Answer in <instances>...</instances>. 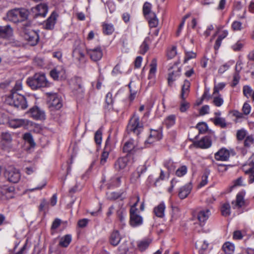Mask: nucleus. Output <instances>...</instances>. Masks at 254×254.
<instances>
[{
	"instance_id": "nucleus-1",
	"label": "nucleus",
	"mask_w": 254,
	"mask_h": 254,
	"mask_svg": "<svg viewBox=\"0 0 254 254\" xmlns=\"http://www.w3.org/2000/svg\"><path fill=\"white\" fill-rule=\"evenodd\" d=\"M27 84L32 89H37L42 87H47L50 86V83L47 80L45 74L37 73L27 80Z\"/></svg>"
},
{
	"instance_id": "nucleus-32",
	"label": "nucleus",
	"mask_w": 254,
	"mask_h": 254,
	"mask_svg": "<svg viewBox=\"0 0 254 254\" xmlns=\"http://www.w3.org/2000/svg\"><path fill=\"white\" fill-rule=\"evenodd\" d=\"M180 70L178 69L176 71L170 72L168 77V82L169 86H171L173 82L176 80V77L180 76Z\"/></svg>"
},
{
	"instance_id": "nucleus-55",
	"label": "nucleus",
	"mask_w": 254,
	"mask_h": 254,
	"mask_svg": "<svg viewBox=\"0 0 254 254\" xmlns=\"http://www.w3.org/2000/svg\"><path fill=\"white\" fill-rule=\"evenodd\" d=\"M223 100L220 96L214 97L213 100V104L217 107L221 106L223 103Z\"/></svg>"
},
{
	"instance_id": "nucleus-38",
	"label": "nucleus",
	"mask_w": 254,
	"mask_h": 254,
	"mask_svg": "<svg viewBox=\"0 0 254 254\" xmlns=\"http://www.w3.org/2000/svg\"><path fill=\"white\" fill-rule=\"evenodd\" d=\"M72 56L78 61H80L81 58L84 57V54L81 48L78 47L73 50L72 52Z\"/></svg>"
},
{
	"instance_id": "nucleus-44",
	"label": "nucleus",
	"mask_w": 254,
	"mask_h": 254,
	"mask_svg": "<svg viewBox=\"0 0 254 254\" xmlns=\"http://www.w3.org/2000/svg\"><path fill=\"white\" fill-rule=\"evenodd\" d=\"M23 138L24 140L27 142L31 147H34L35 146V143L34 141L32 135L30 133H25L24 134Z\"/></svg>"
},
{
	"instance_id": "nucleus-61",
	"label": "nucleus",
	"mask_w": 254,
	"mask_h": 254,
	"mask_svg": "<svg viewBox=\"0 0 254 254\" xmlns=\"http://www.w3.org/2000/svg\"><path fill=\"white\" fill-rule=\"evenodd\" d=\"M48 202L45 199H43L39 205V209L40 211H44L45 209H48Z\"/></svg>"
},
{
	"instance_id": "nucleus-62",
	"label": "nucleus",
	"mask_w": 254,
	"mask_h": 254,
	"mask_svg": "<svg viewBox=\"0 0 254 254\" xmlns=\"http://www.w3.org/2000/svg\"><path fill=\"white\" fill-rule=\"evenodd\" d=\"M240 76L239 73L235 72L233 75V81L232 83V86H235L239 82Z\"/></svg>"
},
{
	"instance_id": "nucleus-21",
	"label": "nucleus",
	"mask_w": 254,
	"mask_h": 254,
	"mask_svg": "<svg viewBox=\"0 0 254 254\" xmlns=\"http://www.w3.org/2000/svg\"><path fill=\"white\" fill-rule=\"evenodd\" d=\"M12 34V29L9 25L4 26H0V37L7 38L11 36Z\"/></svg>"
},
{
	"instance_id": "nucleus-40",
	"label": "nucleus",
	"mask_w": 254,
	"mask_h": 254,
	"mask_svg": "<svg viewBox=\"0 0 254 254\" xmlns=\"http://www.w3.org/2000/svg\"><path fill=\"white\" fill-rule=\"evenodd\" d=\"M18 17L19 22L27 19L28 15V11L24 8H18Z\"/></svg>"
},
{
	"instance_id": "nucleus-9",
	"label": "nucleus",
	"mask_w": 254,
	"mask_h": 254,
	"mask_svg": "<svg viewBox=\"0 0 254 254\" xmlns=\"http://www.w3.org/2000/svg\"><path fill=\"white\" fill-rule=\"evenodd\" d=\"M30 116L35 120H44L45 119V114L43 111H42L38 107L35 106L31 108L28 112Z\"/></svg>"
},
{
	"instance_id": "nucleus-26",
	"label": "nucleus",
	"mask_w": 254,
	"mask_h": 254,
	"mask_svg": "<svg viewBox=\"0 0 254 254\" xmlns=\"http://www.w3.org/2000/svg\"><path fill=\"white\" fill-rule=\"evenodd\" d=\"M123 150L124 152L127 153H133L135 151V145L134 144L133 140L130 139L126 142L124 144Z\"/></svg>"
},
{
	"instance_id": "nucleus-33",
	"label": "nucleus",
	"mask_w": 254,
	"mask_h": 254,
	"mask_svg": "<svg viewBox=\"0 0 254 254\" xmlns=\"http://www.w3.org/2000/svg\"><path fill=\"white\" fill-rule=\"evenodd\" d=\"M151 242V240L149 239H145L139 242L137 244V247L140 251L143 252L149 246Z\"/></svg>"
},
{
	"instance_id": "nucleus-45",
	"label": "nucleus",
	"mask_w": 254,
	"mask_h": 254,
	"mask_svg": "<svg viewBox=\"0 0 254 254\" xmlns=\"http://www.w3.org/2000/svg\"><path fill=\"white\" fill-rule=\"evenodd\" d=\"M254 142V137L252 135L246 137L244 141V146L246 147H250Z\"/></svg>"
},
{
	"instance_id": "nucleus-7",
	"label": "nucleus",
	"mask_w": 254,
	"mask_h": 254,
	"mask_svg": "<svg viewBox=\"0 0 254 254\" xmlns=\"http://www.w3.org/2000/svg\"><path fill=\"white\" fill-rule=\"evenodd\" d=\"M137 210L134 207L130 209V224L133 227L140 225L143 222L142 217L137 213Z\"/></svg>"
},
{
	"instance_id": "nucleus-10",
	"label": "nucleus",
	"mask_w": 254,
	"mask_h": 254,
	"mask_svg": "<svg viewBox=\"0 0 254 254\" xmlns=\"http://www.w3.org/2000/svg\"><path fill=\"white\" fill-rule=\"evenodd\" d=\"M193 144L195 146L198 148L202 149L208 148L211 146L212 140L209 136H205L200 140L195 141Z\"/></svg>"
},
{
	"instance_id": "nucleus-6",
	"label": "nucleus",
	"mask_w": 254,
	"mask_h": 254,
	"mask_svg": "<svg viewBox=\"0 0 254 254\" xmlns=\"http://www.w3.org/2000/svg\"><path fill=\"white\" fill-rule=\"evenodd\" d=\"M127 129L129 132H133L138 135L143 129V124L140 123L138 117L133 116L130 119Z\"/></svg>"
},
{
	"instance_id": "nucleus-47",
	"label": "nucleus",
	"mask_w": 254,
	"mask_h": 254,
	"mask_svg": "<svg viewBox=\"0 0 254 254\" xmlns=\"http://www.w3.org/2000/svg\"><path fill=\"white\" fill-rule=\"evenodd\" d=\"M196 54L193 52H186L184 59V63H186L189 60L196 58Z\"/></svg>"
},
{
	"instance_id": "nucleus-46",
	"label": "nucleus",
	"mask_w": 254,
	"mask_h": 254,
	"mask_svg": "<svg viewBox=\"0 0 254 254\" xmlns=\"http://www.w3.org/2000/svg\"><path fill=\"white\" fill-rule=\"evenodd\" d=\"M187 172V167L186 166H182L176 170V175L178 177H182L185 175Z\"/></svg>"
},
{
	"instance_id": "nucleus-16",
	"label": "nucleus",
	"mask_w": 254,
	"mask_h": 254,
	"mask_svg": "<svg viewBox=\"0 0 254 254\" xmlns=\"http://www.w3.org/2000/svg\"><path fill=\"white\" fill-rule=\"evenodd\" d=\"M58 15L55 11L53 12L45 22V28L48 30L53 29L56 22Z\"/></svg>"
},
{
	"instance_id": "nucleus-41",
	"label": "nucleus",
	"mask_w": 254,
	"mask_h": 254,
	"mask_svg": "<svg viewBox=\"0 0 254 254\" xmlns=\"http://www.w3.org/2000/svg\"><path fill=\"white\" fill-rule=\"evenodd\" d=\"M151 4L148 2H145L143 6V12L144 16L146 17L151 15V13H152L151 11Z\"/></svg>"
},
{
	"instance_id": "nucleus-54",
	"label": "nucleus",
	"mask_w": 254,
	"mask_h": 254,
	"mask_svg": "<svg viewBox=\"0 0 254 254\" xmlns=\"http://www.w3.org/2000/svg\"><path fill=\"white\" fill-rule=\"evenodd\" d=\"M1 138L3 140L7 142H9L12 140V137L11 134L7 132H2L1 133Z\"/></svg>"
},
{
	"instance_id": "nucleus-34",
	"label": "nucleus",
	"mask_w": 254,
	"mask_h": 254,
	"mask_svg": "<svg viewBox=\"0 0 254 254\" xmlns=\"http://www.w3.org/2000/svg\"><path fill=\"white\" fill-rule=\"evenodd\" d=\"M103 33L106 35L111 34L114 31L113 25L104 23L102 25Z\"/></svg>"
},
{
	"instance_id": "nucleus-22",
	"label": "nucleus",
	"mask_w": 254,
	"mask_h": 254,
	"mask_svg": "<svg viewBox=\"0 0 254 254\" xmlns=\"http://www.w3.org/2000/svg\"><path fill=\"white\" fill-rule=\"evenodd\" d=\"M210 215V210L208 209L200 211L197 214V219L200 223L205 222Z\"/></svg>"
},
{
	"instance_id": "nucleus-35",
	"label": "nucleus",
	"mask_w": 254,
	"mask_h": 254,
	"mask_svg": "<svg viewBox=\"0 0 254 254\" xmlns=\"http://www.w3.org/2000/svg\"><path fill=\"white\" fill-rule=\"evenodd\" d=\"M234 245L230 242H226L223 246L222 249L227 254H231L234 251Z\"/></svg>"
},
{
	"instance_id": "nucleus-13",
	"label": "nucleus",
	"mask_w": 254,
	"mask_h": 254,
	"mask_svg": "<svg viewBox=\"0 0 254 254\" xmlns=\"http://www.w3.org/2000/svg\"><path fill=\"white\" fill-rule=\"evenodd\" d=\"M112 148L108 139L106 141L105 145L100 158V164L104 165L107 162L109 153L112 151Z\"/></svg>"
},
{
	"instance_id": "nucleus-4",
	"label": "nucleus",
	"mask_w": 254,
	"mask_h": 254,
	"mask_svg": "<svg viewBox=\"0 0 254 254\" xmlns=\"http://www.w3.org/2000/svg\"><path fill=\"white\" fill-rule=\"evenodd\" d=\"M190 81L188 80H185L182 87L181 97L182 99V101L180 108L182 112L186 111L190 107L189 103L187 102L185 100L188 96L190 92Z\"/></svg>"
},
{
	"instance_id": "nucleus-19",
	"label": "nucleus",
	"mask_w": 254,
	"mask_h": 254,
	"mask_svg": "<svg viewBox=\"0 0 254 254\" xmlns=\"http://www.w3.org/2000/svg\"><path fill=\"white\" fill-rule=\"evenodd\" d=\"M91 59L94 61H98L101 59L103 56L102 50L100 48H97L90 49L88 51Z\"/></svg>"
},
{
	"instance_id": "nucleus-60",
	"label": "nucleus",
	"mask_w": 254,
	"mask_h": 254,
	"mask_svg": "<svg viewBox=\"0 0 254 254\" xmlns=\"http://www.w3.org/2000/svg\"><path fill=\"white\" fill-rule=\"evenodd\" d=\"M209 110V107L208 105H204L202 106L199 110V114L201 116L208 114Z\"/></svg>"
},
{
	"instance_id": "nucleus-14",
	"label": "nucleus",
	"mask_w": 254,
	"mask_h": 254,
	"mask_svg": "<svg viewBox=\"0 0 254 254\" xmlns=\"http://www.w3.org/2000/svg\"><path fill=\"white\" fill-rule=\"evenodd\" d=\"M162 134L158 130L151 129L150 134L146 141V143L151 144L155 141H158L162 138Z\"/></svg>"
},
{
	"instance_id": "nucleus-30",
	"label": "nucleus",
	"mask_w": 254,
	"mask_h": 254,
	"mask_svg": "<svg viewBox=\"0 0 254 254\" xmlns=\"http://www.w3.org/2000/svg\"><path fill=\"white\" fill-rule=\"evenodd\" d=\"M71 241V236L70 235H66L61 238L59 246L62 247H67Z\"/></svg>"
},
{
	"instance_id": "nucleus-48",
	"label": "nucleus",
	"mask_w": 254,
	"mask_h": 254,
	"mask_svg": "<svg viewBox=\"0 0 254 254\" xmlns=\"http://www.w3.org/2000/svg\"><path fill=\"white\" fill-rule=\"evenodd\" d=\"M102 131L101 129H99L95 134L94 139L96 143L100 144L102 141Z\"/></svg>"
},
{
	"instance_id": "nucleus-28",
	"label": "nucleus",
	"mask_w": 254,
	"mask_h": 254,
	"mask_svg": "<svg viewBox=\"0 0 254 254\" xmlns=\"http://www.w3.org/2000/svg\"><path fill=\"white\" fill-rule=\"evenodd\" d=\"M165 209V204L163 202H162L158 206L154 207L153 212L157 217L162 218L164 216Z\"/></svg>"
},
{
	"instance_id": "nucleus-42",
	"label": "nucleus",
	"mask_w": 254,
	"mask_h": 254,
	"mask_svg": "<svg viewBox=\"0 0 254 254\" xmlns=\"http://www.w3.org/2000/svg\"><path fill=\"white\" fill-rule=\"evenodd\" d=\"M211 120L216 126H219L222 128H224L227 126L225 120L223 118L218 117L214 119H211Z\"/></svg>"
},
{
	"instance_id": "nucleus-12",
	"label": "nucleus",
	"mask_w": 254,
	"mask_h": 254,
	"mask_svg": "<svg viewBox=\"0 0 254 254\" xmlns=\"http://www.w3.org/2000/svg\"><path fill=\"white\" fill-rule=\"evenodd\" d=\"M50 75L54 80H58L59 78H64L65 70L63 66H57L50 71Z\"/></svg>"
},
{
	"instance_id": "nucleus-51",
	"label": "nucleus",
	"mask_w": 254,
	"mask_h": 254,
	"mask_svg": "<svg viewBox=\"0 0 254 254\" xmlns=\"http://www.w3.org/2000/svg\"><path fill=\"white\" fill-rule=\"evenodd\" d=\"M244 44V43L242 42V41H239L232 46V49L234 51H240L243 48Z\"/></svg>"
},
{
	"instance_id": "nucleus-63",
	"label": "nucleus",
	"mask_w": 254,
	"mask_h": 254,
	"mask_svg": "<svg viewBox=\"0 0 254 254\" xmlns=\"http://www.w3.org/2000/svg\"><path fill=\"white\" fill-rule=\"evenodd\" d=\"M242 64L243 63L242 61L239 60L238 61H237L235 66V72H238L239 73H240V72L243 68Z\"/></svg>"
},
{
	"instance_id": "nucleus-25",
	"label": "nucleus",
	"mask_w": 254,
	"mask_h": 254,
	"mask_svg": "<svg viewBox=\"0 0 254 254\" xmlns=\"http://www.w3.org/2000/svg\"><path fill=\"white\" fill-rule=\"evenodd\" d=\"M18 9H14L9 11L7 13V17L8 20L14 23L19 22Z\"/></svg>"
},
{
	"instance_id": "nucleus-50",
	"label": "nucleus",
	"mask_w": 254,
	"mask_h": 254,
	"mask_svg": "<svg viewBox=\"0 0 254 254\" xmlns=\"http://www.w3.org/2000/svg\"><path fill=\"white\" fill-rule=\"evenodd\" d=\"M196 127L200 133H203L205 132L208 128L207 125L205 123H198Z\"/></svg>"
},
{
	"instance_id": "nucleus-18",
	"label": "nucleus",
	"mask_w": 254,
	"mask_h": 254,
	"mask_svg": "<svg viewBox=\"0 0 254 254\" xmlns=\"http://www.w3.org/2000/svg\"><path fill=\"white\" fill-rule=\"evenodd\" d=\"M48 12V6L45 4H38L35 7V17H38L41 16L43 17H45Z\"/></svg>"
},
{
	"instance_id": "nucleus-5",
	"label": "nucleus",
	"mask_w": 254,
	"mask_h": 254,
	"mask_svg": "<svg viewBox=\"0 0 254 254\" xmlns=\"http://www.w3.org/2000/svg\"><path fill=\"white\" fill-rule=\"evenodd\" d=\"M4 175L8 182L14 184L18 183L21 178L19 170L11 166L5 169Z\"/></svg>"
},
{
	"instance_id": "nucleus-59",
	"label": "nucleus",
	"mask_w": 254,
	"mask_h": 254,
	"mask_svg": "<svg viewBox=\"0 0 254 254\" xmlns=\"http://www.w3.org/2000/svg\"><path fill=\"white\" fill-rule=\"evenodd\" d=\"M232 27L235 31L240 30L242 29V23L239 21H235L232 23Z\"/></svg>"
},
{
	"instance_id": "nucleus-31",
	"label": "nucleus",
	"mask_w": 254,
	"mask_h": 254,
	"mask_svg": "<svg viewBox=\"0 0 254 254\" xmlns=\"http://www.w3.org/2000/svg\"><path fill=\"white\" fill-rule=\"evenodd\" d=\"M148 19V23L151 27H156L158 24V20L154 13H151V15L146 17Z\"/></svg>"
},
{
	"instance_id": "nucleus-56",
	"label": "nucleus",
	"mask_w": 254,
	"mask_h": 254,
	"mask_svg": "<svg viewBox=\"0 0 254 254\" xmlns=\"http://www.w3.org/2000/svg\"><path fill=\"white\" fill-rule=\"evenodd\" d=\"M246 136V131L244 129L238 130L237 132V138L239 140H243Z\"/></svg>"
},
{
	"instance_id": "nucleus-2",
	"label": "nucleus",
	"mask_w": 254,
	"mask_h": 254,
	"mask_svg": "<svg viewBox=\"0 0 254 254\" xmlns=\"http://www.w3.org/2000/svg\"><path fill=\"white\" fill-rule=\"evenodd\" d=\"M6 102L11 106L21 109H25L28 107L25 97L19 93L12 92L6 99Z\"/></svg>"
},
{
	"instance_id": "nucleus-64",
	"label": "nucleus",
	"mask_w": 254,
	"mask_h": 254,
	"mask_svg": "<svg viewBox=\"0 0 254 254\" xmlns=\"http://www.w3.org/2000/svg\"><path fill=\"white\" fill-rule=\"evenodd\" d=\"M88 221V219L85 218L81 219L78 221V225L79 227L83 228L87 225Z\"/></svg>"
},
{
	"instance_id": "nucleus-15",
	"label": "nucleus",
	"mask_w": 254,
	"mask_h": 254,
	"mask_svg": "<svg viewBox=\"0 0 254 254\" xmlns=\"http://www.w3.org/2000/svg\"><path fill=\"white\" fill-rule=\"evenodd\" d=\"M128 159L127 157H120L114 163V168L117 171L124 170L127 166Z\"/></svg>"
},
{
	"instance_id": "nucleus-3",
	"label": "nucleus",
	"mask_w": 254,
	"mask_h": 254,
	"mask_svg": "<svg viewBox=\"0 0 254 254\" xmlns=\"http://www.w3.org/2000/svg\"><path fill=\"white\" fill-rule=\"evenodd\" d=\"M24 38L31 46L36 45L39 39L38 33L31 29L29 24H24Z\"/></svg>"
},
{
	"instance_id": "nucleus-53",
	"label": "nucleus",
	"mask_w": 254,
	"mask_h": 254,
	"mask_svg": "<svg viewBox=\"0 0 254 254\" xmlns=\"http://www.w3.org/2000/svg\"><path fill=\"white\" fill-rule=\"evenodd\" d=\"M165 123L168 126H171L174 125L175 123V116L171 115L168 116L165 120Z\"/></svg>"
},
{
	"instance_id": "nucleus-57",
	"label": "nucleus",
	"mask_w": 254,
	"mask_h": 254,
	"mask_svg": "<svg viewBox=\"0 0 254 254\" xmlns=\"http://www.w3.org/2000/svg\"><path fill=\"white\" fill-rule=\"evenodd\" d=\"M252 92V90L249 86L245 85L243 87L244 95L247 98L251 96Z\"/></svg>"
},
{
	"instance_id": "nucleus-43",
	"label": "nucleus",
	"mask_w": 254,
	"mask_h": 254,
	"mask_svg": "<svg viewBox=\"0 0 254 254\" xmlns=\"http://www.w3.org/2000/svg\"><path fill=\"white\" fill-rule=\"evenodd\" d=\"M221 214L224 216H228L230 214V205L228 203H224L221 208Z\"/></svg>"
},
{
	"instance_id": "nucleus-11",
	"label": "nucleus",
	"mask_w": 254,
	"mask_h": 254,
	"mask_svg": "<svg viewBox=\"0 0 254 254\" xmlns=\"http://www.w3.org/2000/svg\"><path fill=\"white\" fill-rule=\"evenodd\" d=\"M8 124L11 127L18 128L21 127H26L31 124V122L27 120L13 119L10 120Z\"/></svg>"
},
{
	"instance_id": "nucleus-24",
	"label": "nucleus",
	"mask_w": 254,
	"mask_h": 254,
	"mask_svg": "<svg viewBox=\"0 0 254 254\" xmlns=\"http://www.w3.org/2000/svg\"><path fill=\"white\" fill-rule=\"evenodd\" d=\"M72 90L73 92L75 94L83 93L84 89L83 88L82 83L80 78H77L75 79V81L74 84V87H73Z\"/></svg>"
},
{
	"instance_id": "nucleus-49",
	"label": "nucleus",
	"mask_w": 254,
	"mask_h": 254,
	"mask_svg": "<svg viewBox=\"0 0 254 254\" xmlns=\"http://www.w3.org/2000/svg\"><path fill=\"white\" fill-rule=\"evenodd\" d=\"M22 82L20 80H18L16 82L14 87L11 90V93L12 92L18 93L19 91L22 90Z\"/></svg>"
},
{
	"instance_id": "nucleus-37",
	"label": "nucleus",
	"mask_w": 254,
	"mask_h": 254,
	"mask_svg": "<svg viewBox=\"0 0 254 254\" xmlns=\"http://www.w3.org/2000/svg\"><path fill=\"white\" fill-rule=\"evenodd\" d=\"M242 7V6L241 2H237L234 4L235 10L237 11V14L240 18H245V15L246 12V10L245 9H243V13L242 14L239 12V11L241 9Z\"/></svg>"
},
{
	"instance_id": "nucleus-36",
	"label": "nucleus",
	"mask_w": 254,
	"mask_h": 254,
	"mask_svg": "<svg viewBox=\"0 0 254 254\" xmlns=\"http://www.w3.org/2000/svg\"><path fill=\"white\" fill-rule=\"evenodd\" d=\"M150 69L149 70V77L152 78L156 71L157 68V60L153 59L150 64Z\"/></svg>"
},
{
	"instance_id": "nucleus-23",
	"label": "nucleus",
	"mask_w": 254,
	"mask_h": 254,
	"mask_svg": "<svg viewBox=\"0 0 254 254\" xmlns=\"http://www.w3.org/2000/svg\"><path fill=\"white\" fill-rule=\"evenodd\" d=\"M191 186L190 185H187L180 189L179 196L181 199H184L188 196L190 192Z\"/></svg>"
},
{
	"instance_id": "nucleus-29",
	"label": "nucleus",
	"mask_w": 254,
	"mask_h": 254,
	"mask_svg": "<svg viewBox=\"0 0 254 254\" xmlns=\"http://www.w3.org/2000/svg\"><path fill=\"white\" fill-rule=\"evenodd\" d=\"M232 203L233 205V207L234 208L236 207L240 208L243 206L245 203L243 195L239 193L237 195L236 200L233 201Z\"/></svg>"
},
{
	"instance_id": "nucleus-20",
	"label": "nucleus",
	"mask_w": 254,
	"mask_h": 254,
	"mask_svg": "<svg viewBox=\"0 0 254 254\" xmlns=\"http://www.w3.org/2000/svg\"><path fill=\"white\" fill-rule=\"evenodd\" d=\"M14 188L12 186L3 185L1 187V193L3 195H5L7 198L13 197Z\"/></svg>"
},
{
	"instance_id": "nucleus-17",
	"label": "nucleus",
	"mask_w": 254,
	"mask_h": 254,
	"mask_svg": "<svg viewBox=\"0 0 254 254\" xmlns=\"http://www.w3.org/2000/svg\"><path fill=\"white\" fill-rule=\"evenodd\" d=\"M230 157L229 151L226 149H221L215 154V158L217 160L225 161Z\"/></svg>"
},
{
	"instance_id": "nucleus-52",
	"label": "nucleus",
	"mask_w": 254,
	"mask_h": 254,
	"mask_svg": "<svg viewBox=\"0 0 254 254\" xmlns=\"http://www.w3.org/2000/svg\"><path fill=\"white\" fill-rule=\"evenodd\" d=\"M246 174L249 175V183L252 184L254 182V168H251L245 171Z\"/></svg>"
},
{
	"instance_id": "nucleus-39",
	"label": "nucleus",
	"mask_w": 254,
	"mask_h": 254,
	"mask_svg": "<svg viewBox=\"0 0 254 254\" xmlns=\"http://www.w3.org/2000/svg\"><path fill=\"white\" fill-rule=\"evenodd\" d=\"M150 42L149 38L145 39L140 47L139 53L144 55L149 49L148 43Z\"/></svg>"
},
{
	"instance_id": "nucleus-27",
	"label": "nucleus",
	"mask_w": 254,
	"mask_h": 254,
	"mask_svg": "<svg viewBox=\"0 0 254 254\" xmlns=\"http://www.w3.org/2000/svg\"><path fill=\"white\" fill-rule=\"evenodd\" d=\"M121 239V238L119 234V231L116 230L113 231L111 234L110 239V242L111 245H112L114 246H116L119 244Z\"/></svg>"
},
{
	"instance_id": "nucleus-8",
	"label": "nucleus",
	"mask_w": 254,
	"mask_h": 254,
	"mask_svg": "<svg viewBox=\"0 0 254 254\" xmlns=\"http://www.w3.org/2000/svg\"><path fill=\"white\" fill-rule=\"evenodd\" d=\"M50 106L52 110H59L63 106L61 98L57 94H50Z\"/></svg>"
},
{
	"instance_id": "nucleus-58",
	"label": "nucleus",
	"mask_w": 254,
	"mask_h": 254,
	"mask_svg": "<svg viewBox=\"0 0 254 254\" xmlns=\"http://www.w3.org/2000/svg\"><path fill=\"white\" fill-rule=\"evenodd\" d=\"M251 109L250 105L247 103H245L242 108L243 113L246 115H249L250 113Z\"/></svg>"
}]
</instances>
